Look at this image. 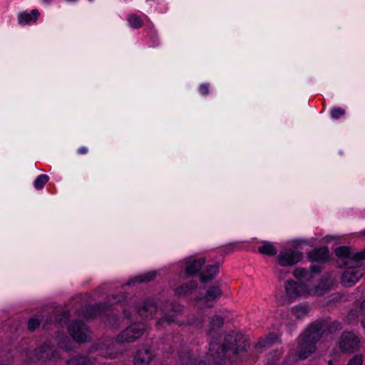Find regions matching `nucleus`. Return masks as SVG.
Returning a JSON list of instances; mask_svg holds the SVG:
<instances>
[{
    "label": "nucleus",
    "instance_id": "obj_36",
    "mask_svg": "<svg viewBox=\"0 0 365 365\" xmlns=\"http://www.w3.org/2000/svg\"><path fill=\"white\" fill-rule=\"evenodd\" d=\"M351 259L357 262L365 259V249L361 252L352 254Z\"/></svg>",
    "mask_w": 365,
    "mask_h": 365
},
{
    "label": "nucleus",
    "instance_id": "obj_38",
    "mask_svg": "<svg viewBox=\"0 0 365 365\" xmlns=\"http://www.w3.org/2000/svg\"><path fill=\"white\" fill-rule=\"evenodd\" d=\"M200 93L205 96L207 95L210 92V86L208 83H202L200 86Z\"/></svg>",
    "mask_w": 365,
    "mask_h": 365
},
{
    "label": "nucleus",
    "instance_id": "obj_2",
    "mask_svg": "<svg viewBox=\"0 0 365 365\" xmlns=\"http://www.w3.org/2000/svg\"><path fill=\"white\" fill-rule=\"evenodd\" d=\"M327 325L326 321L317 320L299 336L297 356L299 359H305L315 351L316 342L322 338Z\"/></svg>",
    "mask_w": 365,
    "mask_h": 365
},
{
    "label": "nucleus",
    "instance_id": "obj_43",
    "mask_svg": "<svg viewBox=\"0 0 365 365\" xmlns=\"http://www.w3.org/2000/svg\"><path fill=\"white\" fill-rule=\"evenodd\" d=\"M361 325L364 327V329H365V317L361 321Z\"/></svg>",
    "mask_w": 365,
    "mask_h": 365
},
{
    "label": "nucleus",
    "instance_id": "obj_34",
    "mask_svg": "<svg viewBox=\"0 0 365 365\" xmlns=\"http://www.w3.org/2000/svg\"><path fill=\"white\" fill-rule=\"evenodd\" d=\"M362 363H363L362 356L361 355H355L349 360L347 365H362Z\"/></svg>",
    "mask_w": 365,
    "mask_h": 365
},
{
    "label": "nucleus",
    "instance_id": "obj_35",
    "mask_svg": "<svg viewBox=\"0 0 365 365\" xmlns=\"http://www.w3.org/2000/svg\"><path fill=\"white\" fill-rule=\"evenodd\" d=\"M344 110L341 108H334L331 110V114L333 118L337 119L339 117L342 116L344 114Z\"/></svg>",
    "mask_w": 365,
    "mask_h": 365
},
{
    "label": "nucleus",
    "instance_id": "obj_3",
    "mask_svg": "<svg viewBox=\"0 0 365 365\" xmlns=\"http://www.w3.org/2000/svg\"><path fill=\"white\" fill-rule=\"evenodd\" d=\"M145 330L143 323H133L118 334L115 341L119 344L133 342L144 334Z\"/></svg>",
    "mask_w": 365,
    "mask_h": 365
},
{
    "label": "nucleus",
    "instance_id": "obj_9",
    "mask_svg": "<svg viewBox=\"0 0 365 365\" xmlns=\"http://www.w3.org/2000/svg\"><path fill=\"white\" fill-rule=\"evenodd\" d=\"M302 259V253L298 251L290 250L278 257L279 263L282 266H292Z\"/></svg>",
    "mask_w": 365,
    "mask_h": 365
},
{
    "label": "nucleus",
    "instance_id": "obj_6",
    "mask_svg": "<svg viewBox=\"0 0 365 365\" xmlns=\"http://www.w3.org/2000/svg\"><path fill=\"white\" fill-rule=\"evenodd\" d=\"M321 267L319 265H312L309 269L302 267H298L294 271V276L302 282H309L313 277L314 274H319Z\"/></svg>",
    "mask_w": 365,
    "mask_h": 365
},
{
    "label": "nucleus",
    "instance_id": "obj_22",
    "mask_svg": "<svg viewBox=\"0 0 365 365\" xmlns=\"http://www.w3.org/2000/svg\"><path fill=\"white\" fill-rule=\"evenodd\" d=\"M178 355L182 364L188 365L193 363V357L188 348H183L182 351L178 353Z\"/></svg>",
    "mask_w": 365,
    "mask_h": 365
},
{
    "label": "nucleus",
    "instance_id": "obj_44",
    "mask_svg": "<svg viewBox=\"0 0 365 365\" xmlns=\"http://www.w3.org/2000/svg\"><path fill=\"white\" fill-rule=\"evenodd\" d=\"M361 308L365 309V299L362 302V303L361 304Z\"/></svg>",
    "mask_w": 365,
    "mask_h": 365
},
{
    "label": "nucleus",
    "instance_id": "obj_8",
    "mask_svg": "<svg viewBox=\"0 0 365 365\" xmlns=\"http://www.w3.org/2000/svg\"><path fill=\"white\" fill-rule=\"evenodd\" d=\"M364 274L360 269H349L344 272L341 276V283L344 286L351 287L359 281Z\"/></svg>",
    "mask_w": 365,
    "mask_h": 365
},
{
    "label": "nucleus",
    "instance_id": "obj_41",
    "mask_svg": "<svg viewBox=\"0 0 365 365\" xmlns=\"http://www.w3.org/2000/svg\"><path fill=\"white\" fill-rule=\"evenodd\" d=\"M88 152V149L86 147H81L78 149V153L80 154H86Z\"/></svg>",
    "mask_w": 365,
    "mask_h": 365
},
{
    "label": "nucleus",
    "instance_id": "obj_26",
    "mask_svg": "<svg viewBox=\"0 0 365 365\" xmlns=\"http://www.w3.org/2000/svg\"><path fill=\"white\" fill-rule=\"evenodd\" d=\"M164 323H168V324H170L172 323H176L179 326H181L182 324L175 320L174 314H165L163 317L160 318L158 321L157 325L160 326L163 325Z\"/></svg>",
    "mask_w": 365,
    "mask_h": 365
},
{
    "label": "nucleus",
    "instance_id": "obj_21",
    "mask_svg": "<svg viewBox=\"0 0 365 365\" xmlns=\"http://www.w3.org/2000/svg\"><path fill=\"white\" fill-rule=\"evenodd\" d=\"M92 361L86 356H76L67 361V365H91Z\"/></svg>",
    "mask_w": 365,
    "mask_h": 365
},
{
    "label": "nucleus",
    "instance_id": "obj_23",
    "mask_svg": "<svg viewBox=\"0 0 365 365\" xmlns=\"http://www.w3.org/2000/svg\"><path fill=\"white\" fill-rule=\"evenodd\" d=\"M257 249L258 252L263 255L274 256V245L269 242H262Z\"/></svg>",
    "mask_w": 365,
    "mask_h": 365
},
{
    "label": "nucleus",
    "instance_id": "obj_28",
    "mask_svg": "<svg viewBox=\"0 0 365 365\" xmlns=\"http://www.w3.org/2000/svg\"><path fill=\"white\" fill-rule=\"evenodd\" d=\"M324 321H326L327 323V325L324 327V329L326 328L328 329L329 332L333 334L335 333L342 329L341 324L338 321H334L332 322H329L326 319H323Z\"/></svg>",
    "mask_w": 365,
    "mask_h": 365
},
{
    "label": "nucleus",
    "instance_id": "obj_11",
    "mask_svg": "<svg viewBox=\"0 0 365 365\" xmlns=\"http://www.w3.org/2000/svg\"><path fill=\"white\" fill-rule=\"evenodd\" d=\"M157 312L155 303L150 300L145 301L138 308V312L140 317L143 319L152 318Z\"/></svg>",
    "mask_w": 365,
    "mask_h": 365
},
{
    "label": "nucleus",
    "instance_id": "obj_40",
    "mask_svg": "<svg viewBox=\"0 0 365 365\" xmlns=\"http://www.w3.org/2000/svg\"><path fill=\"white\" fill-rule=\"evenodd\" d=\"M70 317L69 311H65L61 314V319H68Z\"/></svg>",
    "mask_w": 365,
    "mask_h": 365
},
{
    "label": "nucleus",
    "instance_id": "obj_33",
    "mask_svg": "<svg viewBox=\"0 0 365 365\" xmlns=\"http://www.w3.org/2000/svg\"><path fill=\"white\" fill-rule=\"evenodd\" d=\"M204 319L202 317H197L189 320L188 324L195 327L201 328L203 325Z\"/></svg>",
    "mask_w": 365,
    "mask_h": 365
},
{
    "label": "nucleus",
    "instance_id": "obj_29",
    "mask_svg": "<svg viewBox=\"0 0 365 365\" xmlns=\"http://www.w3.org/2000/svg\"><path fill=\"white\" fill-rule=\"evenodd\" d=\"M274 344V334L269 333L267 336L259 340L257 345L260 347L272 346Z\"/></svg>",
    "mask_w": 365,
    "mask_h": 365
},
{
    "label": "nucleus",
    "instance_id": "obj_1",
    "mask_svg": "<svg viewBox=\"0 0 365 365\" xmlns=\"http://www.w3.org/2000/svg\"><path fill=\"white\" fill-rule=\"evenodd\" d=\"M224 324L225 319L222 316L215 314L208 318L205 329L209 344L207 357L214 365L231 362L236 355L245 351L246 344L242 335L232 333L222 337L219 333Z\"/></svg>",
    "mask_w": 365,
    "mask_h": 365
},
{
    "label": "nucleus",
    "instance_id": "obj_32",
    "mask_svg": "<svg viewBox=\"0 0 365 365\" xmlns=\"http://www.w3.org/2000/svg\"><path fill=\"white\" fill-rule=\"evenodd\" d=\"M41 319L37 317H31L28 322V329L31 331H35L40 325Z\"/></svg>",
    "mask_w": 365,
    "mask_h": 365
},
{
    "label": "nucleus",
    "instance_id": "obj_17",
    "mask_svg": "<svg viewBox=\"0 0 365 365\" xmlns=\"http://www.w3.org/2000/svg\"><path fill=\"white\" fill-rule=\"evenodd\" d=\"M39 16L37 9H33L31 13L21 12L18 15V21L21 25H26L31 22H36Z\"/></svg>",
    "mask_w": 365,
    "mask_h": 365
},
{
    "label": "nucleus",
    "instance_id": "obj_37",
    "mask_svg": "<svg viewBox=\"0 0 365 365\" xmlns=\"http://www.w3.org/2000/svg\"><path fill=\"white\" fill-rule=\"evenodd\" d=\"M170 310L175 314H178L182 312V306L176 303H171L170 304Z\"/></svg>",
    "mask_w": 365,
    "mask_h": 365
},
{
    "label": "nucleus",
    "instance_id": "obj_25",
    "mask_svg": "<svg viewBox=\"0 0 365 365\" xmlns=\"http://www.w3.org/2000/svg\"><path fill=\"white\" fill-rule=\"evenodd\" d=\"M336 255L341 258L351 259L352 253L349 247H340L336 249Z\"/></svg>",
    "mask_w": 365,
    "mask_h": 365
},
{
    "label": "nucleus",
    "instance_id": "obj_16",
    "mask_svg": "<svg viewBox=\"0 0 365 365\" xmlns=\"http://www.w3.org/2000/svg\"><path fill=\"white\" fill-rule=\"evenodd\" d=\"M197 287V282L191 280L189 282L182 284L175 289V294L179 297H185L190 294Z\"/></svg>",
    "mask_w": 365,
    "mask_h": 365
},
{
    "label": "nucleus",
    "instance_id": "obj_18",
    "mask_svg": "<svg viewBox=\"0 0 365 365\" xmlns=\"http://www.w3.org/2000/svg\"><path fill=\"white\" fill-rule=\"evenodd\" d=\"M222 295V291L220 286L214 285L208 288L204 297V299L207 303L213 302H215L217 299L220 298Z\"/></svg>",
    "mask_w": 365,
    "mask_h": 365
},
{
    "label": "nucleus",
    "instance_id": "obj_5",
    "mask_svg": "<svg viewBox=\"0 0 365 365\" xmlns=\"http://www.w3.org/2000/svg\"><path fill=\"white\" fill-rule=\"evenodd\" d=\"M359 339L352 332H344L340 338L339 347L343 351H355L359 347Z\"/></svg>",
    "mask_w": 365,
    "mask_h": 365
},
{
    "label": "nucleus",
    "instance_id": "obj_42",
    "mask_svg": "<svg viewBox=\"0 0 365 365\" xmlns=\"http://www.w3.org/2000/svg\"><path fill=\"white\" fill-rule=\"evenodd\" d=\"M195 365H210L207 364L205 361L201 360L199 361L197 363H195Z\"/></svg>",
    "mask_w": 365,
    "mask_h": 365
},
{
    "label": "nucleus",
    "instance_id": "obj_15",
    "mask_svg": "<svg viewBox=\"0 0 365 365\" xmlns=\"http://www.w3.org/2000/svg\"><path fill=\"white\" fill-rule=\"evenodd\" d=\"M219 272V265H208L200 273V281L202 283H207L212 280Z\"/></svg>",
    "mask_w": 365,
    "mask_h": 365
},
{
    "label": "nucleus",
    "instance_id": "obj_19",
    "mask_svg": "<svg viewBox=\"0 0 365 365\" xmlns=\"http://www.w3.org/2000/svg\"><path fill=\"white\" fill-rule=\"evenodd\" d=\"M304 289V287L302 284L288 282L286 284L287 293L290 297H297L301 295Z\"/></svg>",
    "mask_w": 365,
    "mask_h": 365
},
{
    "label": "nucleus",
    "instance_id": "obj_4",
    "mask_svg": "<svg viewBox=\"0 0 365 365\" xmlns=\"http://www.w3.org/2000/svg\"><path fill=\"white\" fill-rule=\"evenodd\" d=\"M88 328L81 320H74L68 326V333L72 338L78 342H86L88 337Z\"/></svg>",
    "mask_w": 365,
    "mask_h": 365
},
{
    "label": "nucleus",
    "instance_id": "obj_45",
    "mask_svg": "<svg viewBox=\"0 0 365 365\" xmlns=\"http://www.w3.org/2000/svg\"><path fill=\"white\" fill-rule=\"evenodd\" d=\"M43 1H44L45 2H46V3H48V2H50L51 0H43Z\"/></svg>",
    "mask_w": 365,
    "mask_h": 365
},
{
    "label": "nucleus",
    "instance_id": "obj_46",
    "mask_svg": "<svg viewBox=\"0 0 365 365\" xmlns=\"http://www.w3.org/2000/svg\"><path fill=\"white\" fill-rule=\"evenodd\" d=\"M207 306L212 307L213 306V304H209Z\"/></svg>",
    "mask_w": 365,
    "mask_h": 365
},
{
    "label": "nucleus",
    "instance_id": "obj_27",
    "mask_svg": "<svg viewBox=\"0 0 365 365\" xmlns=\"http://www.w3.org/2000/svg\"><path fill=\"white\" fill-rule=\"evenodd\" d=\"M48 180L49 178L47 175H40L36 178V179L34 181V187L37 190L42 189L43 186L47 183Z\"/></svg>",
    "mask_w": 365,
    "mask_h": 365
},
{
    "label": "nucleus",
    "instance_id": "obj_20",
    "mask_svg": "<svg viewBox=\"0 0 365 365\" xmlns=\"http://www.w3.org/2000/svg\"><path fill=\"white\" fill-rule=\"evenodd\" d=\"M129 26L133 29H139L143 26V20L136 14H130L127 16Z\"/></svg>",
    "mask_w": 365,
    "mask_h": 365
},
{
    "label": "nucleus",
    "instance_id": "obj_31",
    "mask_svg": "<svg viewBox=\"0 0 365 365\" xmlns=\"http://www.w3.org/2000/svg\"><path fill=\"white\" fill-rule=\"evenodd\" d=\"M97 346H98L97 348H92L91 351H97L99 352L100 355H101V356H103L104 357H109V358H115V354L104 351V348H103V344H98Z\"/></svg>",
    "mask_w": 365,
    "mask_h": 365
},
{
    "label": "nucleus",
    "instance_id": "obj_48",
    "mask_svg": "<svg viewBox=\"0 0 365 365\" xmlns=\"http://www.w3.org/2000/svg\"><path fill=\"white\" fill-rule=\"evenodd\" d=\"M363 235L365 236V230L362 232Z\"/></svg>",
    "mask_w": 365,
    "mask_h": 365
},
{
    "label": "nucleus",
    "instance_id": "obj_47",
    "mask_svg": "<svg viewBox=\"0 0 365 365\" xmlns=\"http://www.w3.org/2000/svg\"><path fill=\"white\" fill-rule=\"evenodd\" d=\"M171 349H172V350L170 351V353L173 352V350H174L173 347H172Z\"/></svg>",
    "mask_w": 365,
    "mask_h": 365
},
{
    "label": "nucleus",
    "instance_id": "obj_12",
    "mask_svg": "<svg viewBox=\"0 0 365 365\" xmlns=\"http://www.w3.org/2000/svg\"><path fill=\"white\" fill-rule=\"evenodd\" d=\"M108 306L105 303H99L94 305H90L83 311V316L87 319H92L97 317L99 314L107 310Z\"/></svg>",
    "mask_w": 365,
    "mask_h": 365
},
{
    "label": "nucleus",
    "instance_id": "obj_24",
    "mask_svg": "<svg viewBox=\"0 0 365 365\" xmlns=\"http://www.w3.org/2000/svg\"><path fill=\"white\" fill-rule=\"evenodd\" d=\"M309 312V307L305 305L296 306L292 309V314L297 319H300L304 318Z\"/></svg>",
    "mask_w": 365,
    "mask_h": 365
},
{
    "label": "nucleus",
    "instance_id": "obj_30",
    "mask_svg": "<svg viewBox=\"0 0 365 365\" xmlns=\"http://www.w3.org/2000/svg\"><path fill=\"white\" fill-rule=\"evenodd\" d=\"M156 276L155 272H149L143 275L136 277V281L138 282H148L153 280Z\"/></svg>",
    "mask_w": 365,
    "mask_h": 365
},
{
    "label": "nucleus",
    "instance_id": "obj_14",
    "mask_svg": "<svg viewBox=\"0 0 365 365\" xmlns=\"http://www.w3.org/2000/svg\"><path fill=\"white\" fill-rule=\"evenodd\" d=\"M308 257L311 261L324 262L329 259V250L327 247L315 249L308 253Z\"/></svg>",
    "mask_w": 365,
    "mask_h": 365
},
{
    "label": "nucleus",
    "instance_id": "obj_13",
    "mask_svg": "<svg viewBox=\"0 0 365 365\" xmlns=\"http://www.w3.org/2000/svg\"><path fill=\"white\" fill-rule=\"evenodd\" d=\"M205 263V259L203 257L187 260L185 268L186 274L195 275L197 274Z\"/></svg>",
    "mask_w": 365,
    "mask_h": 365
},
{
    "label": "nucleus",
    "instance_id": "obj_39",
    "mask_svg": "<svg viewBox=\"0 0 365 365\" xmlns=\"http://www.w3.org/2000/svg\"><path fill=\"white\" fill-rule=\"evenodd\" d=\"M228 249L230 251H236V250H240V247L238 245L237 243L233 242V243H230L228 245Z\"/></svg>",
    "mask_w": 365,
    "mask_h": 365
},
{
    "label": "nucleus",
    "instance_id": "obj_10",
    "mask_svg": "<svg viewBox=\"0 0 365 365\" xmlns=\"http://www.w3.org/2000/svg\"><path fill=\"white\" fill-rule=\"evenodd\" d=\"M154 354L149 347L143 346L139 349L134 358L135 365H148Z\"/></svg>",
    "mask_w": 365,
    "mask_h": 365
},
{
    "label": "nucleus",
    "instance_id": "obj_7",
    "mask_svg": "<svg viewBox=\"0 0 365 365\" xmlns=\"http://www.w3.org/2000/svg\"><path fill=\"white\" fill-rule=\"evenodd\" d=\"M34 362L40 359H50L57 356L56 351L54 347L49 343H45L38 349L34 351Z\"/></svg>",
    "mask_w": 365,
    "mask_h": 365
}]
</instances>
